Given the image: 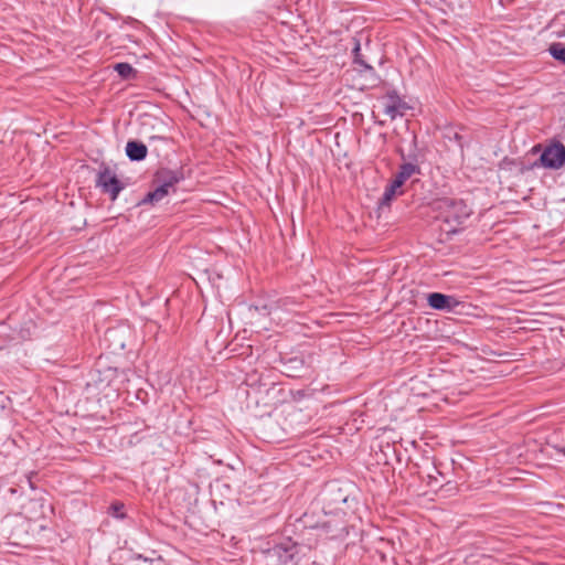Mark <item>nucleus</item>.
<instances>
[{
	"mask_svg": "<svg viewBox=\"0 0 565 565\" xmlns=\"http://www.w3.org/2000/svg\"><path fill=\"white\" fill-rule=\"evenodd\" d=\"M444 222L449 225V232H457L471 215V209L463 200L443 198L436 202Z\"/></svg>",
	"mask_w": 565,
	"mask_h": 565,
	"instance_id": "obj_1",
	"label": "nucleus"
},
{
	"mask_svg": "<svg viewBox=\"0 0 565 565\" xmlns=\"http://www.w3.org/2000/svg\"><path fill=\"white\" fill-rule=\"evenodd\" d=\"M95 184L103 193L108 194L111 201H115L125 188L116 173L105 163L99 167Z\"/></svg>",
	"mask_w": 565,
	"mask_h": 565,
	"instance_id": "obj_2",
	"label": "nucleus"
},
{
	"mask_svg": "<svg viewBox=\"0 0 565 565\" xmlns=\"http://www.w3.org/2000/svg\"><path fill=\"white\" fill-rule=\"evenodd\" d=\"M379 103L385 116L391 120L403 117L409 109L407 103L397 94L395 89L387 90L379 97Z\"/></svg>",
	"mask_w": 565,
	"mask_h": 565,
	"instance_id": "obj_3",
	"label": "nucleus"
},
{
	"mask_svg": "<svg viewBox=\"0 0 565 565\" xmlns=\"http://www.w3.org/2000/svg\"><path fill=\"white\" fill-rule=\"evenodd\" d=\"M540 162L547 169L562 168L565 163V146L559 141L546 146L540 157Z\"/></svg>",
	"mask_w": 565,
	"mask_h": 565,
	"instance_id": "obj_4",
	"label": "nucleus"
},
{
	"mask_svg": "<svg viewBox=\"0 0 565 565\" xmlns=\"http://www.w3.org/2000/svg\"><path fill=\"white\" fill-rule=\"evenodd\" d=\"M297 554L298 545L291 540H287L268 550V556L276 558L280 565L294 564V559Z\"/></svg>",
	"mask_w": 565,
	"mask_h": 565,
	"instance_id": "obj_5",
	"label": "nucleus"
},
{
	"mask_svg": "<svg viewBox=\"0 0 565 565\" xmlns=\"http://www.w3.org/2000/svg\"><path fill=\"white\" fill-rule=\"evenodd\" d=\"M148 149L142 142L130 140L126 145V154L131 161H141L147 157Z\"/></svg>",
	"mask_w": 565,
	"mask_h": 565,
	"instance_id": "obj_6",
	"label": "nucleus"
},
{
	"mask_svg": "<svg viewBox=\"0 0 565 565\" xmlns=\"http://www.w3.org/2000/svg\"><path fill=\"white\" fill-rule=\"evenodd\" d=\"M428 305L436 310H450L452 297L440 294L431 292L428 295Z\"/></svg>",
	"mask_w": 565,
	"mask_h": 565,
	"instance_id": "obj_7",
	"label": "nucleus"
},
{
	"mask_svg": "<svg viewBox=\"0 0 565 565\" xmlns=\"http://www.w3.org/2000/svg\"><path fill=\"white\" fill-rule=\"evenodd\" d=\"M180 175L175 171L171 170H160L157 172L154 182L163 184L169 190H173L174 185L179 183Z\"/></svg>",
	"mask_w": 565,
	"mask_h": 565,
	"instance_id": "obj_8",
	"label": "nucleus"
},
{
	"mask_svg": "<svg viewBox=\"0 0 565 565\" xmlns=\"http://www.w3.org/2000/svg\"><path fill=\"white\" fill-rule=\"evenodd\" d=\"M402 186L397 184V182H394L393 180L386 185L384 193L380 200L381 206H390L391 202L397 196L403 194V191L401 190Z\"/></svg>",
	"mask_w": 565,
	"mask_h": 565,
	"instance_id": "obj_9",
	"label": "nucleus"
},
{
	"mask_svg": "<svg viewBox=\"0 0 565 565\" xmlns=\"http://www.w3.org/2000/svg\"><path fill=\"white\" fill-rule=\"evenodd\" d=\"M170 193V190L167 186H163V184L158 183V185L154 188L153 191H150L145 199L141 201L143 204H156L162 201L168 194Z\"/></svg>",
	"mask_w": 565,
	"mask_h": 565,
	"instance_id": "obj_10",
	"label": "nucleus"
},
{
	"mask_svg": "<svg viewBox=\"0 0 565 565\" xmlns=\"http://www.w3.org/2000/svg\"><path fill=\"white\" fill-rule=\"evenodd\" d=\"M114 70L122 79H134L137 77V70H135L129 63H116Z\"/></svg>",
	"mask_w": 565,
	"mask_h": 565,
	"instance_id": "obj_11",
	"label": "nucleus"
},
{
	"mask_svg": "<svg viewBox=\"0 0 565 565\" xmlns=\"http://www.w3.org/2000/svg\"><path fill=\"white\" fill-rule=\"evenodd\" d=\"M548 52L553 58L565 64V45L563 43H552L548 47Z\"/></svg>",
	"mask_w": 565,
	"mask_h": 565,
	"instance_id": "obj_12",
	"label": "nucleus"
},
{
	"mask_svg": "<svg viewBox=\"0 0 565 565\" xmlns=\"http://www.w3.org/2000/svg\"><path fill=\"white\" fill-rule=\"evenodd\" d=\"M323 526L332 539L343 537L348 534L347 527L342 521L340 522V526H335L334 529L331 526L330 521L326 522Z\"/></svg>",
	"mask_w": 565,
	"mask_h": 565,
	"instance_id": "obj_13",
	"label": "nucleus"
},
{
	"mask_svg": "<svg viewBox=\"0 0 565 565\" xmlns=\"http://www.w3.org/2000/svg\"><path fill=\"white\" fill-rule=\"evenodd\" d=\"M398 171L401 173H403L406 177V179L408 180L414 174H419L420 173V167L418 164H416V163H413V162H405V163L399 166Z\"/></svg>",
	"mask_w": 565,
	"mask_h": 565,
	"instance_id": "obj_14",
	"label": "nucleus"
},
{
	"mask_svg": "<svg viewBox=\"0 0 565 565\" xmlns=\"http://www.w3.org/2000/svg\"><path fill=\"white\" fill-rule=\"evenodd\" d=\"M354 63L360 65L364 71L373 70L363 58L361 54L360 43L358 42L353 49Z\"/></svg>",
	"mask_w": 565,
	"mask_h": 565,
	"instance_id": "obj_15",
	"label": "nucleus"
},
{
	"mask_svg": "<svg viewBox=\"0 0 565 565\" xmlns=\"http://www.w3.org/2000/svg\"><path fill=\"white\" fill-rule=\"evenodd\" d=\"M109 510H110L111 515H114L115 518H118V519L125 518V513L122 512L124 504L121 502L111 503Z\"/></svg>",
	"mask_w": 565,
	"mask_h": 565,
	"instance_id": "obj_16",
	"label": "nucleus"
},
{
	"mask_svg": "<svg viewBox=\"0 0 565 565\" xmlns=\"http://www.w3.org/2000/svg\"><path fill=\"white\" fill-rule=\"evenodd\" d=\"M394 182H397V184L399 186H403V184L407 181L406 177L401 173L399 171L395 174L394 179H393Z\"/></svg>",
	"mask_w": 565,
	"mask_h": 565,
	"instance_id": "obj_17",
	"label": "nucleus"
},
{
	"mask_svg": "<svg viewBox=\"0 0 565 565\" xmlns=\"http://www.w3.org/2000/svg\"><path fill=\"white\" fill-rule=\"evenodd\" d=\"M290 363H299V364H302V361H301V360L294 359V360H290Z\"/></svg>",
	"mask_w": 565,
	"mask_h": 565,
	"instance_id": "obj_18",
	"label": "nucleus"
},
{
	"mask_svg": "<svg viewBox=\"0 0 565 565\" xmlns=\"http://www.w3.org/2000/svg\"><path fill=\"white\" fill-rule=\"evenodd\" d=\"M377 124L383 126L385 121H377Z\"/></svg>",
	"mask_w": 565,
	"mask_h": 565,
	"instance_id": "obj_19",
	"label": "nucleus"
},
{
	"mask_svg": "<svg viewBox=\"0 0 565 565\" xmlns=\"http://www.w3.org/2000/svg\"><path fill=\"white\" fill-rule=\"evenodd\" d=\"M456 139H457V140H460V139H461V138L459 137V135H458V134H456Z\"/></svg>",
	"mask_w": 565,
	"mask_h": 565,
	"instance_id": "obj_20",
	"label": "nucleus"
},
{
	"mask_svg": "<svg viewBox=\"0 0 565 565\" xmlns=\"http://www.w3.org/2000/svg\"><path fill=\"white\" fill-rule=\"evenodd\" d=\"M561 451L565 455V448H562Z\"/></svg>",
	"mask_w": 565,
	"mask_h": 565,
	"instance_id": "obj_21",
	"label": "nucleus"
}]
</instances>
